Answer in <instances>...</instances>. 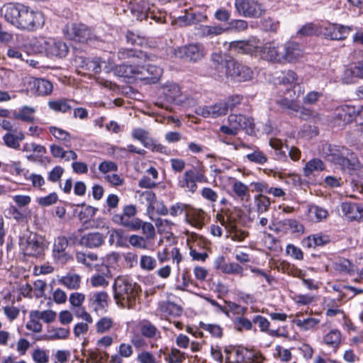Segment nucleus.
<instances>
[{
	"label": "nucleus",
	"mask_w": 363,
	"mask_h": 363,
	"mask_svg": "<svg viewBox=\"0 0 363 363\" xmlns=\"http://www.w3.org/2000/svg\"><path fill=\"white\" fill-rule=\"evenodd\" d=\"M160 311L175 317L179 316L182 313V308L169 301L163 302L160 305Z\"/></svg>",
	"instance_id": "40"
},
{
	"label": "nucleus",
	"mask_w": 363,
	"mask_h": 363,
	"mask_svg": "<svg viewBox=\"0 0 363 363\" xmlns=\"http://www.w3.org/2000/svg\"><path fill=\"white\" fill-rule=\"evenodd\" d=\"M308 216L313 222H320L329 216L328 210L317 205H311L308 207Z\"/></svg>",
	"instance_id": "28"
},
{
	"label": "nucleus",
	"mask_w": 363,
	"mask_h": 363,
	"mask_svg": "<svg viewBox=\"0 0 363 363\" xmlns=\"http://www.w3.org/2000/svg\"><path fill=\"white\" fill-rule=\"evenodd\" d=\"M235 8L245 18H259L265 13L264 6L258 0H235Z\"/></svg>",
	"instance_id": "7"
},
{
	"label": "nucleus",
	"mask_w": 363,
	"mask_h": 363,
	"mask_svg": "<svg viewBox=\"0 0 363 363\" xmlns=\"http://www.w3.org/2000/svg\"><path fill=\"white\" fill-rule=\"evenodd\" d=\"M141 334L147 338H154L157 335L160 336V333L157 328L150 321L143 320L140 326Z\"/></svg>",
	"instance_id": "43"
},
{
	"label": "nucleus",
	"mask_w": 363,
	"mask_h": 363,
	"mask_svg": "<svg viewBox=\"0 0 363 363\" xmlns=\"http://www.w3.org/2000/svg\"><path fill=\"white\" fill-rule=\"evenodd\" d=\"M24 254L28 256L38 257L44 251V243L41 237L37 235H30L25 243L21 244Z\"/></svg>",
	"instance_id": "14"
},
{
	"label": "nucleus",
	"mask_w": 363,
	"mask_h": 363,
	"mask_svg": "<svg viewBox=\"0 0 363 363\" xmlns=\"http://www.w3.org/2000/svg\"><path fill=\"white\" fill-rule=\"evenodd\" d=\"M157 266V260L155 257L143 255L140 259V267L143 270L150 272L154 270Z\"/></svg>",
	"instance_id": "51"
},
{
	"label": "nucleus",
	"mask_w": 363,
	"mask_h": 363,
	"mask_svg": "<svg viewBox=\"0 0 363 363\" xmlns=\"http://www.w3.org/2000/svg\"><path fill=\"white\" fill-rule=\"evenodd\" d=\"M113 325V321L111 318L104 317L99 319L96 324V330L99 333H104L110 330Z\"/></svg>",
	"instance_id": "58"
},
{
	"label": "nucleus",
	"mask_w": 363,
	"mask_h": 363,
	"mask_svg": "<svg viewBox=\"0 0 363 363\" xmlns=\"http://www.w3.org/2000/svg\"><path fill=\"white\" fill-rule=\"evenodd\" d=\"M108 294L106 292L101 291L94 294L89 299L90 306L95 311L104 309L107 306Z\"/></svg>",
	"instance_id": "30"
},
{
	"label": "nucleus",
	"mask_w": 363,
	"mask_h": 363,
	"mask_svg": "<svg viewBox=\"0 0 363 363\" xmlns=\"http://www.w3.org/2000/svg\"><path fill=\"white\" fill-rule=\"evenodd\" d=\"M253 322L255 324L258 325L259 328H260V330L262 331L267 332L272 336H276V337L282 336V335L280 334L278 330L269 329V326L270 323L268 321V320L263 316H261V315L255 316V318L253 320Z\"/></svg>",
	"instance_id": "42"
},
{
	"label": "nucleus",
	"mask_w": 363,
	"mask_h": 363,
	"mask_svg": "<svg viewBox=\"0 0 363 363\" xmlns=\"http://www.w3.org/2000/svg\"><path fill=\"white\" fill-rule=\"evenodd\" d=\"M206 213L201 209H196L189 206L186 212L187 221L198 229H201L205 224Z\"/></svg>",
	"instance_id": "23"
},
{
	"label": "nucleus",
	"mask_w": 363,
	"mask_h": 363,
	"mask_svg": "<svg viewBox=\"0 0 363 363\" xmlns=\"http://www.w3.org/2000/svg\"><path fill=\"white\" fill-rule=\"evenodd\" d=\"M295 324L301 330H309L313 329L320 323V320L315 318H307L303 319H296L294 320Z\"/></svg>",
	"instance_id": "46"
},
{
	"label": "nucleus",
	"mask_w": 363,
	"mask_h": 363,
	"mask_svg": "<svg viewBox=\"0 0 363 363\" xmlns=\"http://www.w3.org/2000/svg\"><path fill=\"white\" fill-rule=\"evenodd\" d=\"M200 328L208 332L212 336L216 337H221L223 335V330L220 325L216 324H207L203 322L200 323Z\"/></svg>",
	"instance_id": "57"
},
{
	"label": "nucleus",
	"mask_w": 363,
	"mask_h": 363,
	"mask_svg": "<svg viewBox=\"0 0 363 363\" xmlns=\"http://www.w3.org/2000/svg\"><path fill=\"white\" fill-rule=\"evenodd\" d=\"M162 74V69L160 67L152 65L140 66L138 64L135 78L147 84H155L158 82Z\"/></svg>",
	"instance_id": "12"
},
{
	"label": "nucleus",
	"mask_w": 363,
	"mask_h": 363,
	"mask_svg": "<svg viewBox=\"0 0 363 363\" xmlns=\"http://www.w3.org/2000/svg\"><path fill=\"white\" fill-rule=\"evenodd\" d=\"M351 31V28L337 24H328L323 26V33L326 38L331 40H342L345 39Z\"/></svg>",
	"instance_id": "15"
},
{
	"label": "nucleus",
	"mask_w": 363,
	"mask_h": 363,
	"mask_svg": "<svg viewBox=\"0 0 363 363\" xmlns=\"http://www.w3.org/2000/svg\"><path fill=\"white\" fill-rule=\"evenodd\" d=\"M70 102H72V101L68 100L67 99L50 101L48 102V106L50 109L55 111L67 113L72 109Z\"/></svg>",
	"instance_id": "39"
},
{
	"label": "nucleus",
	"mask_w": 363,
	"mask_h": 363,
	"mask_svg": "<svg viewBox=\"0 0 363 363\" xmlns=\"http://www.w3.org/2000/svg\"><path fill=\"white\" fill-rule=\"evenodd\" d=\"M328 242V239L325 236L319 235H313L308 236L304 241V244L308 248L315 247L317 246H323Z\"/></svg>",
	"instance_id": "50"
},
{
	"label": "nucleus",
	"mask_w": 363,
	"mask_h": 363,
	"mask_svg": "<svg viewBox=\"0 0 363 363\" xmlns=\"http://www.w3.org/2000/svg\"><path fill=\"white\" fill-rule=\"evenodd\" d=\"M137 214L136 206L130 204L123 207L121 213H113L112 216V221L118 225L126 228L130 230L138 227V220L140 219L136 218Z\"/></svg>",
	"instance_id": "9"
},
{
	"label": "nucleus",
	"mask_w": 363,
	"mask_h": 363,
	"mask_svg": "<svg viewBox=\"0 0 363 363\" xmlns=\"http://www.w3.org/2000/svg\"><path fill=\"white\" fill-rule=\"evenodd\" d=\"M325 165L320 159H313L308 161L303 167V174L306 177H309L315 171H322Z\"/></svg>",
	"instance_id": "41"
},
{
	"label": "nucleus",
	"mask_w": 363,
	"mask_h": 363,
	"mask_svg": "<svg viewBox=\"0 0 363 363\" xmlns=\"http://www.w3.org/2000/svg\"><path fill=\"white\" fill-rule=\"evenodd\" d=\"M58 200V196L56 193H50L49 195L38 198V203L41 206H49L55 203Z\"/></svg>",
	"instance_id": "63"
},
{
	"label": "nucleus",
	"mask_w": 363,
	"mask_h": 363,
	"mask_svg": "<svg viewBox=\"0 0 363 363\" xmlns=\"http://www.w3.org/2000/svg\"><path fill=\"white\" fill-rule=\"evenodd\" d=\"M117 57L120 60H128L133 65H137L146 58V54L135 49L121 48L117 52Z\"/></svg>",
	"instance_id": "19"
},
{
	"label": "nucleus",
	"mask_w": 363,
	"mask_h": 363,
	"mask_svg": "<svg viewBox=\"0 0 363 363\" xmlns=\"http://www.w3.org/2000/svg\"><path fill=\"white\" fill-rule=\"evenodd\" d=\"M228 125L220 127V131L228 135L235 136L241 130L246 133L252 135L255 133V124L251 117L242 114H230L228 117Z\"/></svg>",
	"instance_id": "5"
},
{
	"label": "nucleus",
	"mask_w": 363,
	"mask_h": 363,
	"mask_svg": "<svg viewBox=\"0 0 363 363\" xmlns=\"http://www.w3.org/2000/svg\"><path fill=\"white\" fill-rule=\"evenodd\" d=\"M147 239L138 235H131L128 238V242L134 247L146 250L147 248Z\"/></svg>",
	"instance_id": "56"
},
{
	"label": "nucleus",
	"mask_w": 363,
	"mask_h": 363,
	"mask_svg": "<svg viewBox=\"0 0 363 363\" xmlns=\"http://www.w3.org/2000/svg\"><path fill=\"white\" fill-rule=\"evenodd\" d=\"M202 18L206 19V16L199 15V16L194 13H186L184 16L178 17L175 21V24L180 27L187 26L191 24H196L202 21Z\"/></svg>",
	"instance_id": "29"
},
{
	"label": "nucleus",
	"mask_w": 363,
	"mask_h": 363,
	"mask_svg": "<svg viewBox=\"0 0 363 363\" xmlns=\"http://www.w3.org/2000/svg\"><path fill=\"white\" fill-rule=\"evenodd\" d=\"M42 50L50 57H64L68 53V47L62 41H57L52 38H41L38 41ZM43 52V50H40Z\"/></svg>",
	"instance_id": "10"
},
{
	"label": "nucleus",
	"mask_w": 363,
	"mask_h": 363,
	"mask_svg": "<svg viewBox=\"0 0 363 363\" xmlns=\"http://www.w3.org/2000/svg\"><path fill=\"white\" fill-rule=\"evenodd\" d=\"M354 78L363 79V60L357 62L353 66L345 69L344 72V81L352 83Z\"/></svg>",
	"instance_id": "25"
},
{
	"label": "nucleus",
	"mask_w": 363,
	"mask_h": 363,
	"mask_svg": "<svg viewBox=\"0 0 363 363\" xmlns=\"http://www.w3.org/2000/svg\"><path fill=\"white\" fill-rule=\"evenodd\" d=\"M246 157L250 162L258 164H263L267 162L266 155L258 148H256L252 153L247 154Z\"/></svg>",
	"instance_id": "53"
},
{
	"label": "nucleus",
	"mask_w": 363,
	"mask_h": 363,
	"mask_svg": "<svg viewBox=\"0 0 363 363\" xmlns=\"http://www.w3.org/2000/svg\"><path fill=\"white\" fill-rule=\"evenodd\" d=\"M205 171L204 166L199 162L197 166L184 173L182 179L179 181V186L187 191L195 192L197 189V182H207Z\"/></svg>",
	"instance_id": "6"
},
{
	"label": "nucleus",
	"mask_w": 363,
	"mask_h": 363,
	"mask_svg": "<svg viewBox=\"0 0 363 363\" xmlns=\"http://www.w3.org/2000/svg\"><path fill=\"white\" fill-rule=\"evenodd\" d=\"M341 341V334L337 330H331L323 337L325 344L336 350Z\"/></svg>",
	"instance_id": "44"
},
{
	"label": "nucleus",
	"mask_w": 363,
	"mask_h": 363,
	"mask_svg": "<svg viewBox=\"0 0 363 363\" xmlns=\"http://www.w3.org/2000/svg\"><path fill=\"white\" fill-rule=\"evenodd\" d=\"M264 357L259 351L245 349V363H263Z\"/></svg>",
	"instance_id": "52"
},
{
	"label": "nucleus",
	"mask_w": 363,
	"mask_h": 363,
	"mask_svg": "<svg viewBox=\"0 0 363 363\" xmlns=\"http://www.w3.org/2000/svg\"><path fill=\"white\" fill-rule=\"evenodd\" d=\"M24 139V133L21 131L17 132L16 130H15V133L13 132H8L3 137L5 145L7 147L13 149H18L20 147V141H22Z\"/></svg>",
	"instance_id": "27"
},
{
	"label": "nucleus",
	"mask_w": 363,
	"mask_h": 363,
	"mask_svg": "<svg viewBox=\"0 0 363 363\" xmlns=\"http://www.w3.org/2000/svg\"><path fill=\"white\" fill-rule=\"evenodd\" d=\"M196 113L204 118H218L225 115L228 111L225 104L220 101L213 105L198 107Z\"/></svg>",
	"instance_id": "18"
},
{
	"label": "nucleus",
	"mask_w": 363,
	"mask_h": 363,
	"mask_svg": "<svg viewBox=\"0 0 363 363\" xmlns=\"http://www.w3.org/2000/svg\"><path fill=\"white\" fill-rule=\"evenodd\" d=\"M0 13L7 22L21 30L33 32L45 24V16L41 11L21 4H5Z\"/></svg>",
	"instance_id": "1"
},
{
	"label": "nucleus",
	"mask_w": 363,
	"mask_h": 363,
	"mask_svg": "<svg viewBox=\"0 0 363 363\" xmlns=\"http://www.w3.org/2000/svg\"><path fill=\"white\" fill-rule=\"evenodd\" d=\"M341 209L345 216L350 220H357L359 206L355 203L343 202Z\"/></svg>",
	"instance_id": "32"
},
{
	"label": "nucleus",
	"mask_w": 363,
	"mask_h": 363,
	"mask_svg": "<svg viewBox=\"0 0 363 363\" xmlns=\"http://www.w3.org/2000/svg\"><path fill=\"white\" fill-rule=\"evenodd\" d=\"M196 34L201 38L210 37L221 35L225 29L219 26H203L201 25L196 28Z\"/></svg>",
	"instance_id": "26"
},
{
	"label": "nucleus",
	"mask_w": 363,
	"mask_h": 363,
	"mask_svg": "<svg viewBox=\"0 0 363 363\" xmlns=\"http://www.w3.org/2000/svg\"><path fill=\"white\" fill-rule=\"evenodd\" d=\"M164 94L168 101H173L180 95V88L176 84H171L167 86Z\"/></svg>",
	"instance_id": "60"
},
{
	"label": "nucleus",
	"mask_w": 363,
	"mask_h": 363,
	"mask_svg": "<svg viewBox=\"0 0 363 363\" xmlns=\"http://www.w3.org/2000/svg\"><path fill=\"white\" fill-rule=\"evenodd\" d=\"M30 85L32 93L38 96H48L53 89L52 84L43 78L33 79L30 82Z\"/></svg>",
	"instance_id": "22"
},
{
	"label": "nucleus",
	"mask_w": 363,
	"mask_h": 363,
	"mask_svg": "<svg viewBox=\"0 0 363 363\" xmlns=\"http://www.w3.org/2000/svg\"><path fill=\"white\" fill-rule=\"evenodd\" d=\"M81 277L76 274H68L62 277L59 283L64 285L67 289L73 290L77 289L80 286Z\"/></svg>",
	"instance_id": "38"
},
{
	"label": "nucleus",
	"mask_w": 363,
	"mask_h": 363,
	"mask_svg": "<svg viewBox=\"0 0 363 363\" xmlns=\"http://www.w3.org/2000/svg\"><path fill=\"white\" fill-rule=\"evenodd\" d=\"M230 236L233 240L241 242L249 235V233L246 230L239 229L235 225H232L229 230Z\"/></svg>",
	"instance_id": "59"
},
{
	"label": "nucleus",
	"mask_w": 363,
	"mask_h": 363,
	"mask_svg": "<svg viewBox=\"0 0 363 363\" xmlns=\"http://www.w3.org/2000/svg\"><path fill=\"white\" fill-rule=\"evenodd\" d=\"M283 62L298 61L303 57L301 46L295 42H287L282 45Z\"/></svg>",
	"instance_id": "17"
},
{
	"label": "nucleus",
	"mask_w": 363,
	"mask_h": 363,
	"mask_svg": "<svg viewBox=\"0 0 363 363\" xmlns=\"http://www.w3.org/2000/svg\"><path fill=\"white\" fill-rule=\"evenodd\" d=\"M133 139L139 140L144 147L152 149L153 151L162 152L164 147L160 144H155L149 137V133L143 128H135L132 132Z\"/></svg>",
	"instance_id": "20"
},
{
	"label": "nucleus",
	"mask_w": 363,
	"mask_h": 363,
	"mask_svg": "<svg viewBox=\"0 0 363 363\" xmlns=\"http://www.w3.org/2000/svg\"><path fill=\"white\" fill-rule=\"evenodd\" d=\"M259 44L260 41L257 38L250 37L247 40L230 43L229 48L238 54L259 57L267 62L283 63L282 45L275 42H267L263 45Z\"/></svg>",
	"instance_id": "2"
},
{
	"label": "nucleus",
	"mask_w": 363,
	"mask_h": 363,
	"mask_svg": "<svg viewBox=\"0 0 363 363\" xmlns=\"http://www.w3.org/2000/svg\"><path fill=\"white\" fill-rule=\"evenodd\" d=\"M227 65L226 78L234 82H245L252 79L254 72L250 67L234 60H230Z\"/></svg>",
	"instance_id": "8"
},
{
	"label": "nucleus",
	"mask_w": 363,
	"mask_h": 363,
	"mask_svg": "<svg viewBox=\"0 0 363 363\" xmlns=\"http://www.w3.org/2000/svg\"><path fill=\"white\" fill-rule=\"evenodd\" d=\"M105 237L100 233H89L80 239L81 245L88 248H96L104 243Z\"/></svg>",
	"instance_id": "24"
},
{
	"label": "nucleus",
	"mask_w": 363,
	"mask_h": 363,
	"mask_svg": "<svg viewBox=\"0 0 363 363\" xmlns=\"http://www.w3.org/2000/svg\"><path fill=\"white\" fill-rule=\"evenodd\" d=\"M30 317H33L34 318L37 319H42L45 323H52L55 320L56 318V313L51 311H33L30 313Z\"/></svg>",
	"instance_id": "49"
},
{
	"label": "nucleus",
	"mask_w": 363,
	"mask_h": 363,
	"mask_svg": "<svg viewBox=\"0 0 363 363\" xmlns=\"http://www.w3.org/2000/svg\"><path fill=\"white\" fill-rule=\"evenodd\" d=\"M211 60L215 69L220 73L219 77L223 78L227 72V64L230 60H227L220 53H213L211 55Z\"/></svg>",
	"instance_id": "31"
},
{
	"label": "nucleus",
	"mask_w": 363,
	"mask_h": 363,
	"mask_svg": "<svg viewBox=\"0 0 363 363\" xmlns=\"http://www.w3.org/2000/svg\"><path fill=\"white\" fill-rule=\"evenodd\" d=\"M323 25L318 26L313 23H308L303 26L297 32L299 36H311L323 33Z\"/></svg>",
	"instance_id": "36"
},
{
	"label": "nucleus",
	"mask_w": 363,
	"mask_h": 363,
	"mask_svg": "<svg viewBox=\"0 0 363 363\" xmlns=\"http://www.w3.org/2000/svg\"><path fill=\"white\" fill-rule=\"evenodd\" d=\"M48 340L66 339L69 335V330L65 328H51L48 330Z\"/></svg>",
	"instance_id": "48"
},
{
	"label": "nucleus",
	"mask_w": 363,
	"mask_h": 363,
	"mask_svg": "<svg viewBox=\"0 0 363 363\" xmlns=\"http://www.w3.org/2000/svg\"><path fill=\"white\" fill-rule=\"evenodd\" d=\"M35 112V109L31 107L24 106L23 107L18 113L16 115V118L26 122H33L34 117L33 114Z\"/></svg>",
	"instance_id": "55"
},
{
	"label": "nucleus",
	"mask_w": 363,
	"mask_h": 363,
	"mask_svg": "<svg viewBox=\"0 0 363 363\" xmlns=\"http://www.w3.org/2000/svg\"><path fill=\"white\" fill-rule=\"evenodd\" d=\"M84 62H86V71L92 72L95 74L99 73L101 71V61L100 58L94 57L91 60L89 59V60Z\"/></svg>",
	"instance_id": "61"
},
{
	"label": "nucleus",
	"mask_w": 363,
	"mask_h": 363,
	"mask_svg": "<svg viewBox=\"0 0 363 363\" xmlns=\"http://www.w3.org/2000/svg\"><path fill=\"white\" fill-rule=\"evenodd\" d=\"M138 227L133 229V231H138L142 230L143 237L146 238L147 240H152L155 235V229L154 225L150 222H145L141 219L138 220Z\"/></svg>",
	"instance_id": "37"
},
{
	"label": "nucleus",
	"mask_w": 363,
	"mask_h": 363,
	"mask_svg": "<svg viewBox=\"0 0 363 363\" xmlns=\"http://www.w3.org/2000/svg\"><path fill=\"white\" fill-rule=\"evenodd\" d=\"M255 204L257 212L262 213L268 211L271 205V201L266 195L259 194L255 196Z\"/></svg>",
	"instance_id": "45"
},
{
	"label": "nucleus",
	"mask_w": 363,
	"mask_h": 363,
	"mask_svg": "<svg viewBox=\"0 0 363 363\" xmlns=\"http://www.w3.org/2000/svg\"><path fill=\"white\" fill-rule=\"evenodd\" d=\"M359 110H357L353 106L342 105L336 109V118L341 121L343 124L352 122L357 116L360 118Z\"/></svg>",
	"instance_id": "21"
},
{
	"label": "nucleus",
	"mask_w": 363,
	"mask_h": 363,
	"mask_svg": "<svg viewBox=\"0 0 363 363\" xmlns=\"http://www.w3.org/2000/svg\"><path fill=\"white\" fill-rule=\"evenodd\" d=\"M32 357L36 363H48L49 362V356L47 352L40 348L33 351Z\"/></svg>",
	"instance_id": "64"
},
{
	"label": "nucleus",
	"mask_w": 363,
	"mask_h": 363,
	"mask_svg": "<svg viewBox=\"0 0 363 363\" xmlns=\"http://www.w3.org/2000/svg\"><path fill=\"white\" fill-rule=\"evenodd\" d=\"M280 79V82L283 84H294V87L296 86V83L298 79V76L296 73L292 70H287L283 72L281 75L279 77Z\"/></svg>",
	"instance_id": "54"
},
{
	"label": "nucleus",
	"mask_w": 363,
	"mask_h": 363,
	"mask_svg": "<svg viewBox=\"0 0 363 363\" xmlns=\"http://www.w3.org/2000/svg\"><path fill=\"white\" fill-rule=\"evenodd\" d=\"M69 38L80 43H88L94 39L95 35L87 26L74 23L72 26Z\"/></svg>",
	"instance_id": "16"
},
{
	"label": "nucleus",
	"mask_w": 363,
	"mask_h": 363,
	"mask_svg": "<svg viewBox=\"0 0 363 363\" xmlns=\"http://www.w3.org/2000/svg\"><path fill=\"white\" fill-rule=\"evenodd\" d=\"M49 131L57 140L61 141L65 147H71L72 136L68 132L55 126H50Z\"/></svg>",
	"instance_id": "33"
},
{
	"label": "nucleus",
	"mask_w": 363,
	"mask_h": 363,
	"mask_svg": "<svg viewBox=\"0 0 363 363\" xmlns=\"http://www.w3.org/2000/svg\"><path fill=\"white\" fill-rule=\"evenodd\" d=\"M68 245V240L65 236H58L55 239L52 257L57 262L64 264L72 259V255L66 250Z\"/></svg>",
	"instance_id": "13"
},
{
	"label": "nucleus",
	"mask_w": 363,
	"mask_h": 363,
	"mask_svg": "<svg viewBox=\"0 0 363 363\" xmlns=\"http://www.w3.org/2000/svg\"><path fill=\"white\" fill-rule=\"evenodd\" d=\"M116 75L121 77L132 78L135 77L136 65L122 64L116 65L113 69Z\"/></svg>",
	"instance_id": "35"
},
{
	"label": "nucleus",
	"mask_w": 363,
	"mask_h": 363,
	"mask_svg": "<svg viewBox=\"0 0 363 363\" xmlns=\"http://www.w3.org/2000/svg\"><path fill=\"white\" fill-rule=\"evenodd\" d=\"M232 189L235 194L241 200L248 199L250 197L248 186L240 181L235 182Z\"/></svg>",
	"instance_id": "47"
},
{
	"label": "nucleus",
	"mask_w": 363,
	"mask_h": 363,
	"mask_svg": "<svg viewBox=\"0 0 363 363\" xmlns=\"http://www.w3.org/2000/svg\"><path fill=\"white\" fill-rule=\"evenodd\" d=\"M323 154L328 161L338 164L343 169L354 171L361 168L358 159L345 146L325 144L323 146Z\"/></svg>",
	"instance_id": "4"
},
{
	"label": "nucleus",
	"mask_w": 363,
	"mask_h": 363,
	"mask_svg": "<svg viewBox=\"0 0 363 363\" xmlns=\"http://www.w3.org/2000/svg\"><path fill=\"white\" fill-rule=\"evenodd\" d=\"M33 288L34 296L37 298H42L45 296V291L47 288V283L40 279L36 280Z\"/></svg>",
	"instance_id": "62"
},
{
	"label": "nucleus",
	"mask_w": 363,
	"mask_h": 363,
	"mask_svg": "<svg viewBox=\"0 0 363 363\" xmlns=\"http://www.w3.org/2000/svg\"><path fill=\"white\" fill-rule=\"evenodd\" d=\"M174 54L177 57L195 62L203 57L204 48L199 43H192L177 48Z\"/></svg>",
	"instance_id": "11"
},
{
	"label": "nucleus",
	"mask_w": 363,
	"mask_h": 363,
	"mask_svg": "<svg viewBox=\"0 0 363 363\" xmlns=\"http://www.w3.org/2000/svg\"><path fill=\"white\" fill-rule=\"evenodd\" d=\"M245 349H225L226 363H245Z\"/></svg>",
	"instance_id": "34"
},
{
	"label": "nucleus",
	"mask_w": 363,
	"mask_h": 363,
	"mask_svg": "<svg viewBox=\"0 0 363 363\" xmlns=\"http://www.w3.org/2000/svg\"><path fill=\"white\" fill-rule=\"evenodd\" d=\"M113 298L123 308L134 309L141 293L140 286L126 277H118L113 286Z\"/></svg>",
	"instance_id": "3"
}]
</instances>
